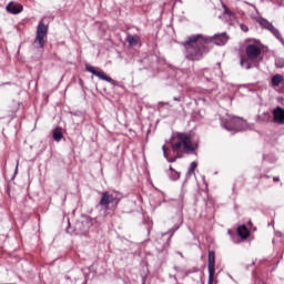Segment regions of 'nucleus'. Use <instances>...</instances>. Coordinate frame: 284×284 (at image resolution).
<instances>
[{
	"label": "nucleus",
	"instance_id": "9d476101",
	"mask_svg": "<svg viewBox=\"0 0 284 284\" xmlns=\"http://www.w3.org/2000/svg\"><path fill=\"white\" fill-rule=\"evenodd\" d=\"M6 9L10 14H20V12H23V6L19 2H10Z\"/></svg>",
	"mask_w": 284,
	"mask_h": 284
},
{
	"label": "nucleus",
	"instance_id": "4468645a",
	"mask_svg": "<svg viewBox=\"0 0 284 284\" xmlns=\"http://www.w3.org/2000/svg\"><path fill=\"white\" fill-rule=\"evenodd\" d=\"M126 41L130 45H136V43H139V36L129 34Z\"/></svg>",
	"mask_w": 284,
	"mask_h": 284
},
{
	"label": "nucleus",
	"instance_id": "9b49d317",
	"mask_svg": "<svg viewBox=\"0 0 284 284\" xmlns=\"http://www.w3.org/2000/svg\"><path fill=\"white\" fill-rule=\"evenodd\" d=\"M274 122L275 123H283L284 122V109L281 106H277L273 111Z\"/></svg>",
	"mask_w": 284,
	"mask_h": 284
},
{
	"label": "nucleus",
	"instance_id": "412c9836",
	"mask_svg": "<svg viewBox=\"0 0 284 284\" xmlns=\"http://www.w3.org/2000/svg\"><path fill=\"white\" fill-rule=\"evenodd\" d=\"M160 105H168V102H160Z\"/></svg>",
	"mask_w": 284,
	"mask_h": 284
},
{
	"label": "nucleus",
	"instance_id": "f3484780",
	"mask_svg": "<svg viewBox=\"0 0 284 284\" xmlns=\"http://www.w3.org/2000/svg\"><path fill=\"white\" fill-rule=\"evenodd\" d=\"M196 162H192L191 163V168L189 170V174H194V171L196 170Z\"/></svg>",
	"mask_w": 284,
	"mask_h": 284
},
{
	"label": "nucleus",
	"instance_id": "a211bd4d",
	"mask_svg": "<svg viewBox=\"0 0 284 284\" xmlns=\"http://www.w3.org/2000/svg\"><path fill=\"white\" fill-rule=\"evenodd\" d=\"M224 17H230V19H234L235 18L234 13H232V11H230L227 9H225Z\"/></svg>",
	"mask_w": 284,
	"mask_h": 284
},
{
	"label": "nucleus",
	"instance_id": "6ab92c4d",
	"mask_svg": "<svg viewBox=\"0 0 284 284\" xmlns=\"http://www.w3.org/2000/svg\"><path fill=\"white\" fill-rule=\"evenodd\" d=\"M275 65H276V68H283L284 67V61L283 60H276Z\"/></svg>",
	"mask_w": 284,
	"mask_h": 284
},
{
	"label": "nucleus",
	"instance_id": "aec40b11",
	"mask_svg": "<svg viewBox=\"0 0 284 284\" xmlns=\"http://www.w3.org/2000/svg\"><path fill=\"white\" fill-rule=\"evenodd\" d=\"M241 28L244 32H247V28L245 26L242 24Z\"/></svg>",
	"mask_w": 284,
	"mask_h": 284
},
{
	"label": "nucleus",
	"instance_id": "39448f33",
	"mask_svg": "<svg viewBox=\"0 0 284 284\" xmlns=\"http://www.w3.org/2000/svg\"><path fill=\"white\" fill-rule=\"evenodd\" d=\"M222 125L225 130H244L243 125H245V120L232 115H226V118L222 119Z\"/></svg>",
	"mask_w": 284,
	"mask_h": 284
},
{
	"label": "nucleus",
	"instance_id": "f257e3e1",
	"mask_svg": "<svg viewBox=\"0 0 284 284\" xmlns=\"http://www.w3.org/2000/svg\"><path fill=\"white\" fill-rule=\"evenodd\" d=\"M227 33L215 34L212 38H204L203 34H195L187 38L185 42H182V45L186 49L185 58L189 61H201L203 59V50L207 43H215V45H225L227 43Z\"/></svg>",
	"mask_w": 284,
	"mask_h": 284
},
{
	"label": "nucleus",
	"instance_id": "7ed1b4c3",
	"mask_svg": "<svg viewBox=\"0 0 284 284\" xmlns=\"http://www.w3.org/2000/svg\"><path fill=\"white\" fill-rule=\"evenodd\" d=\"M246 57L241 58V65L245 68V70H252V68H258V63H261V47L256 44H248L245 49Z\"/></svg>",
	"mask_w": 284,
	"mask_h": 284
},
{
	"label": "nucleus",
	"instance_id": "ddd939ff",
	"mask_svg": "<svg viewBox=\"0 0 284 284\" xmlns=\"http://www.w3.org/2000/svg\"><path fill=\"white\" fill-rule=\"evenodd\" d=\"M237 234L242 239H247L250 236V231H247V227L245 225L239 226Z\"/></svg>",
	"mask_w": 284,
	"mask_h": 284
},
{
	"label": "nucleus",
	"instance_id": "4be33fe9",
	"mask_svg": "<svg viewBox=\"0 0 284 284\" xmlns=\"http://www.w3.org/2000/svg\"><path fill=\"white\" fill-rule=\"evenodd\" d=\"M273 181L277 182V181H280V179L278 178H274Z\"/></svg>",
	"mask_w": 284,
	"mask_h": 284
},
{
	"label": "nucleus",
	"instance_id": "f8f14e48",
	"mask_svg": "<svg viewBox=\"0 0 284 284\" xmlns=\"http://www.w3.org/2000/svg\"><path fill=\"white\" fill-rule=\"evenodd\" d=\"M282 81H283V75L277 73V74H275V75L272 78V80H271V85H272L273 88H278V87L281 85Z\"/></svg>",
	"mask_w": 284,
	"mask_h": 284
},
{
	"label": "nucleus",
	"instance_id": "1a4fd4ad",
	"mask_svg": "<svg viewBox=\"0 0 284 284\" xmlns=\"http://www.w3.org/2000/svg\"><path fill=\"white\" fill-rule=\"evenodd\" d=\"M260 26H262V28H265L266 30H270V32H272V34H274V37H276L278 41H283L281 32H278L277 29L274 28V26L270 21L262 19L260 20Z\"/></svg>",
	"mask_w": 284,
	"mask_h": 284
},
{
	"label": "nucleus",
	"instance_id": "dca6fc26",
	"mask_svg": "<svg viewBox=\"0 0 284 284\" xmlns=\"http://www.w3.org/2000/svg\"><path fill=\"white\" fill-rule=\"evenodd\" d=\"M170 170L172 173V175H171L172 181H178V179L180 178L179 172L174 171V169L172 166H170Z\"/></svg>",
	"mask_w": 284,
	"mask_h": 284
},
{
	"label": "nucleus",
	"instance_id": "f03ea898",
	"mask_svg": "<svg viewBox=\"0 0 284 284\" xmlns=\"http://www.w3.org/2000/svg\"><path fill=\"white\" fill-rule=\"evenodd\" d=\"M170 143L172 152L176 156H170V153H168L170 149L165 145L162 146L164 159H168L169 163H174L176 162V159H181L182 152H186V154H192V152H194V144L192 143V138H190V135L185 133L175 134L171 139Z\"/></svg>",
	"mask_w": 284,
	"mask_h": 284
},
{
	"label": "nucleus",
	"instance_id": "20e7f679",
	"mask_svg": "<svg viewBox=\"0 0 284 284\" xmlns=\"http://www.w3.org/2000/svg\"><path fill=\"white\" fill-rule=\"evenodd\" d=\"M120 202L121 199L119 197V193L105 191L102 193L99 205L104 207V210H116Z\"/></svg>",
	"mask_w": 284,
	"mask_h": 284
},
{
	"label": "nucleus",
	"instance_id": "423d86ee",
	"mask_svg": "<svg viewBox=\"0 0 284 284\" xmlns=\"http://www.w3.org/2000/svg\"><path fill=\"white\" fill-rule=\"evenodd\" d=\"M48 39V26L45 23L40 22L37 29L36 39L33 41V48H44L45 41Z\"/></svg>",
	"mask_w": 284,
	"mask_h": 284
},
{
	"label": "nucleus",
	"instance_id": "2eb2a0df",
	"mask_svg": "<svg viewBox=\"0 0 284 284\" xmlns=\"http://www.w3.org/2000/svg\"><path fill=\"white\" fill-rule=\"evenodd\" d=\"M53 139L54 141H61V139H63V133L61 132V129L53 130Z\"/></svg>",
	"mask_w": 284,
	"mask_h": 284
},
{
	"label": "nucleus",
	"instance_id": "0eeeda50",
	"mask_svg": "<svg viewBox=\"0 0 284 284\" xmlns=\"http://www.w3.org/2000/svg\"><path fill=\"white\" fill-rule=\"evenodd\" d=\"M87 72H91V74H94V77H98V79H101L102 81H106L108 83H114V80L108 75H105L103 72L98 71L94 69V67L87 64L85 65Z\"/></svg>",
	"mask_w": 284,
	"mask_h": 284
},
{
	"label": "nucleus",
	"instance_id": "6e6552de",
	"mask_svg": "<svg viewBox=\"0 0 284 284\" xmlns=\"http://www.w3.org/2000/svg\"><path fill=\"white\" fill-rule=\"evenodd\" d=\"M215 272H216V268H215L214 251H210L209 252V283H214Z\"/></svg>",
	"mask_w": 284,
	"mask_h": 284
}]
</instances>
